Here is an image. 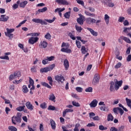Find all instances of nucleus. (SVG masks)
<instances>
[{"instance_id":"nucleus-39","label":"nucleus","mask_w":131,"mask_h":131,"mask_svg":"<svg viewBox=\"0 0 131 131\" xmlns=\"http://www.w3.org/2000/svg\"><path fill=\"white\" fill-rule=\"evenodd\" d=\"M124 20H125V18L123 16H120L118 19V22H120V23H122V22H124Z\"/></svg>"},{"instance_id":"nucleus-35","label":"nucleus","mask_w":131,"mask_h":131,"mask_svg":"<svg viewBox=\"0 0 131 131\" xmlns=\"http://www.w3.org/2000/svg\"><path fill=\"white\" fill-rule=\"evenodd\" d=\"M56 20V17H53V19H45L44 21H46V22H48V23H53Z\"/></svg>"},{"instance_id":"nucleus-24","label":"nucleus","mask_w":131,"mask_h":131,"mask_svg":"<svg viewBox=\"0 0 131 131\" xmlns=\"http://www.w3.org/2000/svg\"><path fill=\"white\" fill-rule=\"evenodd\" d=\"M50 69L49 68H41L40 69V72L42 73H43V72H48V71H50Z\"/></svg>"},{"instance_id":"nucleus-32","label":"nucleus","mask_w":131,"mask_h":131,"mask_svg":"<svg viewBox=\"0 0 131 131\" xmlns=\"http://www.w3.org/2000/svg\"><path fill=\"white\" fill-rule=\"evenodd\" d=\"M68 35L72 39H73V40H75V39H76V38L74 37V35H73V34H72V33L69 32Z\"/></svg>"},{"instance_id":"nucleus-22","label":"nucleus","mask_w":131,"mask_h":131,"mask_svg":"<svg viewBox=\"0 0 131 131\" xmlns=\"http://www.w3.org/2000/svg\"><path fill=\"white\" fill-rule=\"evenodd\" d=\"M63 65L66 68V70H68V68H69V61H68V60L65 59L63 62Z\"/></svg>"},{"instance_id":"nucleus-62","label":"nucleus","mask_w":131,"mask_h":131,"mask_svg":"<svg viewBox=\"0 0 131 131\" xmlns=\"http://www.w3.org/2000/svg\"><path fill=\"white\" fill-rule=\"evenodd\" d=\"M87 126L89 127H92V126H95V123L94 122H92L91 123H89L87 125Z\"/></svg>"},{"instance_id":"nucleus-12","label":"nucleus","mask_w":131,"mask_h":131,"mask_svg":"<svg viewBox=\"0 0 131 131\" xmlns=\"http://www.w3.org/2000/svg\"><path fill=\"white\" fill-rule=\"evenodd\" d=\"M83 20H84V17L82 16L77 19V21L80 25H83Z\"/></svg>"},{"instance_id":"nucleus-52","label":"nucleus","mask_w":131,"mask_h":131,"mask_svg":"<svg viewBox=\"0 0 131 131\" xmlns=\"http://www.w3.org/2000/svg\"><path fill=\"white\" fill-rule=\"evenodd\" d=\"M48 60L47 59V57H46L42 61V63L43 65H46V64H48Z\"/></svg>"},{"instance_id":"nucleus-41","label":"nucleus","mask_w":131,"mask_h":131,"mask_svg":"<svg viewBox=\"0 0 131 131\" xmlns=\"http://www.w3.org/2000/svg\"><path fill=\"white\" fill-rule=\"evenodd\" d=\"M76 30L78 32H81V30H82V28H81V27H79L78 25L75 26Z\"/></svg>"},{"instance_id":"nucleus-56","label":"nucleus","mask_w":131,"mask_h":131,"mask_svg":"<svg viewBox=\"0 0 131 131\" xmlns=\"http://www.w3.org/2000/svg\"><path fill=\"white\" fill-rule=\"evenodd\" d=\"M119 107L114 108L113 111H114V113H116V114H118V111L119 110Z\"/></svg>"},{"instance_id":"nucleus-38","label":"nucleus","mask_w":131,"mask_h":131,"mask_svg":"<svg viewBox=\"0 0 131 131\" xmlns=\"http://www.w3.org/2000/svg\"><path fill=\"white\" fill-rule=\"evenodd\" d=\"M8 129H9V130H11V131H17V128L13 126H9L8 127Z\"/></svg>"},{"instance_id":"nucleus-55","label":"nucleus","mask_w":131,"mask_h":131,"mask_svg":"<svg viewBox=\"0 0 131 131\" xmlns=\"http://www.w3.org/2000/svg\"><path fill=\"white\" fill-rule=\"evenodd\" d=\"M121 67V63L118 62L115 67L116 69H118V68H120Z\"/></svg>"},{"instance_id":"nucleus-4","label":"nucleus","mask_w":131,"mask_h":131,"mask_svg":"<svg viewBox=\"0 0 131 131\" xmlns=\"http://www.w3.org/2000/svg\"><path fill=\"white\" fill-rule=\"evenodd\" d=\"M32 21L34 23L40 24L41 25H48V23L39 18H33Z\"/></svg>"},{"instance_id":"nucleus-25","label":"nucleus","mask_w":131,"mask_h":131,"mask_svg":"<svg viewBox=\"0 0 131 131\" xmlns=\"http://www.w3.org/2000/svg\"><path fill=\"white\" fill-rule=\"evenodd\" d=\"M82 54H86L88 53V50L85 48V47L82 46L81 49Z\"/></svg>"},{"instance_id":"nucleus-23","label":"nucleus","mask_w":131,"mask_h":131,"mask_svg":"<svg viewBox=\"0 0 131 131\" xmlns=\"http://www.w3.org/2000/svg\"><path fill=\"white\" fill-rule=\"evenodd\" d=\"M121 39L125 40L126 42H127V43H131V41H130V39H129V38L126 37H124L123 36H121Z\"/></svg>"},{"instance_id":"nucleus-36","label":"nucleus","mask_w":131,"mask_h":131,"mask_svg":"<svg viewBox=\"0 0 131 131\" xmlns=\"http://www.w3.org/2000/svg\"><path fill=\"white\" fill-rule=\"evenodd\" d=\"M123 32L128 33L130 31V28H123Z\"/></svg>"},{"instance_id":"nucleus-48","label":"nucleus","mask_w":131,"mask_h":131,"mask_svg":"<svg viewBox=\"0 0 131 131\" xmlns=\"http://www.w3.org/2000/svg\"><path fill=\"white\" fill-rule=\"evenodd\" d=\"M85 92H86L87 93H92V92H93V88L92 87H89L88 88H86L85 90Z\"/></svg>"},{"instance_id":"nucleus-6","label":"nucleus","mask_w":131,"mask_h":131,"mask_svg":"<svg viewBox=\"0 0 131 131\" xmlns=\"http://www.w3.org/2000/svg\"><path fill=\"white\" fill-rule=\"evenodd\" d=\"M100 81V76L99 74H96L94 75V79L93 80L92 83L94 85H96V84H98L99 83V81Z\"/></svg>"},{"instance_id":"nucleus-7","label":"nucleus","mask_w":131,"mask_h":131,"mask_svg":"<svg viewBox=\"0 0 131 131\" xmlns=\"http://www.w3.org/2000/svg\"><path fill=\"white\" fill-rule=\"evenodd\" d=\"M85 22L86 24H88L89 25H92V24H96V19L88 17L86 18Z\"/></svg>"},{"instance_id":"nucleus-49","label":"nucleus","mask_w":131,"mask_h":131,"mask_svg":"<svg viewBox=\"0 0 131 131\" xmlns=\"http://www.w3.org/2000/svg\"><path fill=\"white\" fill-rule=\"evenodd\" d=\"M26 21H27V20L26 19V20H24V21H21V23H20L19 24V25L16 26V28H18V27H21L22 25H23L26 23Z\"/></svg>"},{"instance_id":"nucleus-44","label":"nucleus","mask_w":131,"mask_h":131,"mask_svg":"<svg viewBox=\"0 0 131 131\" xmlns=\"http://www.w3.org/2000/svg\"><path fill=\"white\" fill-rule=\"evenodd\" d=\"M48 80H49V84H50V85H52L53 84V78H52V77H48Z\"/></svg>"},{"instance_id":"nucleus-37","label":"nucleus","mask_w":131,"mask_h":131,"mask_svg":"<svg viewBox=\"0 0 131 131\" xmlns=\"http://www.w3.org/2000/svg\"><path fill=\"white\" fill-rule=\"evenodd\" d=\"M45 37L46 39H51V38H52V35H51L50 33H47L46 35H45Z\"/></svg>"},{"instance_id":"nucleus-46","label":"nucleus","mask_w":131,"mask_h":131,"mask_svg":"<svg viewBox=\"0 0 131 131\" xmlns=\"http://www.w3.org/2000/svg\"><path fill=\"white\" fill-rule=\"evenodd\" d=\"M39 34H40L39 33H32L29 34V35H30V36H38Z\"/></svg>"},{"instance_id":"nucleus-33","label":"nucleus","mask_w":131,"mask_h":131,"mask_svg":"<svg viewBox=\"0 0 131 131\" xmlns=\"http://www.w3.org/2000/svg\"><path fill=\"white\" fill-rule=\"evenodd\" d=\"M63 11H65V8H57L55 10V12L57 13V12L61 13V12H63Z\"/></svg>"},{"instance_id":"nucleus-29","label":"nucleus","mask_w":131,"mask_h":131,"mask_svg":"<svg viewBox=\"0 0 131 131\" xmlns=\"http://www.w3.org/2000/svg\"><path fill=\"white\" fill-rule=\"evenodd\" d=\"M25 108V105H23V106H19L16 108L17 111H19L21 112V111H23L24 109Z\"/></svg>"},{"instance_id":"nucleus-11","label":"nucleus","mask_w":131,"mask_h":131,"mask_svg":"<svg viewBox=\"0 0 131 131\" xmlns=\"http://www.w3.org/2000/svg\"><path fill=\"white\" fill-rule=\"evenodd\" d=\"M56 2L59 5H63V6L68 5V2L66 0H56Z\"/></svg>"},{"instance_id":"nucleus-57","label":"nucleus","mask_w":131,"mask_h":131,"mask_svg":"<svg viewBox=\"0 0 131 131\" xmlns=\"http://www.w3.org/2000/svg\"><path fill=\"white\" fill-rule=\"evenodd\" d=\"M29 82L30 85H33L34 84V81L31 78H29Z\"/></svg>"},{"instance_id":"nucleus-16","label":"nucleus","mask_w":131,"mask_h":131,"mask_svg":"<svg viewBox=\"0 0 131 131\" xmlns=\"http://www.w3.org/2000/svg\"><path fill=\"white\" fill-rule=\"evenodd\" d=\"M48 10V8L44 7L41 9H38L37 11L36 12V15H38L40 13H44Z\"/></svg>"},{"instance_id":"nucleus-8","label":"nucleus","mask_w":131,"mask_h":131,"mask_svg":"<svg viewBox=\"0 0 131 131\" xmlns=\"http://www.w3.org/2000/svg\"><path fill=\"white\" fill-rule=\"evenodd\" d=\"M38 39L39 38L37 37H31L29 39V43L30 45H34V43L38 41Z\"/></svg>"},{"instance_id":"nucleus-31","label":"nucleus","mask_w":131,"mask_h":131,"mask_svg":"<svg viewBox=\"0 0 131 131\" xmlns=\"http://www.w3.org/2000/svg\"><path fill=\"white\" fill-rule=\"evenodd\" d=\"M23 92L24 93V94H26L27 93H28V88L26 85H24L23 86Z\"/></svg>"},{"instance_id":"nucleus-15","label":"nucleus","mask_w":131,"mask_h":131,"mask_svg":"<svg viewBox=\"0 0 131 131\" xmlns=\"http://www.w3.org/2000/svg\"><path fill=\"white\" fill-rule=\"evenodd\" d=\"M9 16H6L5 15H2L0 17V21H2L3 22H7Z\"/></svg>"},{"instance_id":"nucleus-30","label":"nucleus","mask_w":131,"mask_h":131,"mask_svg":"<svg viewBox=\"0 0 131 131\" xmlns=\"http://www.w3.org/2000/svg\"><path fill=\"white\" fill-rule=\"evenodd\" d=\"M114 117L111 114L107 116V121H113Z\"/></svg>"},{"instance_id":"nucleus-26","label":"nucleus","mask_w":131,"mask_h":131,"mask_svg":"<svg viewBox=\"0 0 131 131\" xmlns=\"http://www.w3.org/2000/svg\"><path fill=\"white\" fill-rule=\"evenodd\" d=\"M109 19H110V17L108 16L107 14H105L104 16V20L105 21L106 24L108 25L109 24Z\"/></svg>"},{"instance_id":"nucleus-58","label":"nucleus","mask_w":131,"mask_h":131,"mask_svg":"<svg viewBox=\"0 0 131 131\" xmlns=\"http://www.w3.org/2000/svg\"><path fill=\"white\" fill-rule=\"evenodd\" d=\"M1 59H4V60H9V56H1L0 57Z\"/></svg>"},{"instance_id":"nucleus-45","label":"nucleus","mask_w":131,"mask_h":131,"mask_svg":"<svg viewBox=\"0 0 131 131\" xmlns=\"http://www.w3.org/2000/svg\"><path fill=\"white\" fill-rule=\"evenodd\" d=\"M64 17L66 18L67 19H69L70 18V12H66L64 15Z\"/></svg>"},{"instance_id":"nucleus-21","label":"nucleus","mask_w":131,"mask_h":131,"mask_svg":"<svg viewBox=\"0 0 131 131\" xmlns=\"http://www.w3.org/2000/svg\"><path fill=\"white\" fill-rule=\"evenodd\" d=\"M50 124L52 127V129H56V123L53 119H50Z\"/></svg>"},{"instance_id":"nucleus-13","label":"nucleus","mask_w":131,"mask_h":131,"mask_svg":"<svg viewBox=\"0 0 131 131\" xmlns=\"http://www.w3.org/2000/svg\"><path fill=\"white\" fill-rule=\"evenodd\" d=\"M40 48H43V49H46L47 47H48V42L45 41H41L39 45Z\"/></svg>"},{"instance_id":"nucleus-50","label":"nucleus","mask_w":131,"mask_h":131,"mask_svg":"<svg viewBox=\"0 0 131 131\" xmlns=\"http://www.w3.org/2000/svg\"><path fill=\"white\" fill-rule=\"evenodd\" d=\"M100 130H106L107 127H104L103 125H100L99 127Z\"/></svg>"},{"instance_id":"nucleus-34","label":"nucleus","mask_w":131,"mask_h":131,"mask_svg":"<svg viewBox=\"0 0 131 131\" xmlns=\"http://www.w3.org/2000/svg\"><path fill=\"white\" fill-rule=\"evenodd\" d=\"M100 110H103V111H109V108H108V106H101L100 107Z\"/></svg>"},{"instance_id":"nucleus-51","label":"nucleus","mask_w":131,"mask_h":131,"mask_svg":"<svg viewBox=\"0 0 131 131\" xmlns=\"http://www.w3.org/2000/svg\"><path fill=\"white\" fill-rule=\"evenodd\" d=\"M47 59L48 60V61H53V60H54V59H55V57L54 56H47L46 57Z\"/></svg>"},{"instance_id":"nucleus-1","label":"nucleus","mask_w":131,"mask_h":131,"mask_svg":"<svg viewBox=\"0 0 131 131\" xmlns=\"http://www.w3.org/2000/svg\"><path fill=\"white\" fill-rule=\"evenodd\" d=\"M22 120V114L17 113L16 116H14L12 117V122L13 124L16 125V122L20 123Z\"/></svg>"},{"instance_id":"nucleus-2","label":"nucleus","mask_w":131,"mask_h":131,"mask_svg":"<svg viewBox=\"0 0 131 131\" xmlns=\"http://www.w3.org/2000/svg\"><path fill=\"white\" fill-rule=\"evenodd\" d=\"M6 30L7 32H5V35L8 36L10 39H12L14 37V35L12 33L15 31V29L7 28Z\"/></svg>"},{"instance_id":"nucleus-14","label":"nucleus","mask_w":131,"mask_h":131,"mask_svg":"<svg viewBox=\"0 0 131 131\" xmlns=\"http://www.w3.org/2000/svg\"><path fill=\"white\" fill-rule=\"evenodd\" d=\"M26 107L28 109H29V110H33L34 106H33V105H32V104H31V103H30V102L28 101L26 103Z\"/></svg>"},{"instance_id":"nucleus-40","label":"nucleus","mask_w":131,"mask_h":131,"mask_svg":"<svg viewBox=\"0 0 131 131\" xmlns=\"http://www.w3.org/2000/svg\"><path fill=\"white\" fill-rule=\"evenodd\" d=\"M31 71L32 73H34L36 72V66H34L31 68Z\"/></svg>"},{"instance_id":"nucleus-19","label":"nucleus","mask_w":131,"mask_h":131,"mask_svg":"<svg viewBox=\"0 0 131 131\" xmlns=\"http://www.w3.org/2000/svg\"><path fill=\"white\" fill-rule=\"evenodd\" d=\"M84 13L86 16H89V17H92V18H95V17H96V14L95 13H91L86 10H85Z\"/></svg>"},{"instance_id":"nucleus-59","label":"nucleus","mask_w":131,"mask_h":131,"mask_svg":"<svg viewBox=\"0 0 131 131\" xmlns=\"http://www.w3.org/2000/svg\"><path fill=\"white\" fill-rule=\"evenodd\" d=\"M123 24L124 26H128V25H129V23H128V21H127V20H125L123 21Z\"/></svg>"},{"instance_id":"nucleus-47","label":"nucleus","mask_w":131,"mask_h":131,"mask_svg":"<svg viewBox=\"0 0 131 131\" xmlns=\"http://www.w3.org/2000/svg\"><path fill=\"white\" fill-rule=\"evenodd\" d=\"M72 104L73 106H75V107H80V104L78 102H76V101H72Z\"/></svg>"},{"instance_id":"nucleus-20","label":"nucleus","mask_w":131,"mask_h":131,"mask_svg":"<svg viewBox=\"0 0 131 131\" xmlns=\"http://www.w3.org/2000/svg\"><path fill=\"white\" fill-rule=\"evenodd\" d=\"M49 100L50 101H52V102H54V103L56 102V96H55V95H54V94L52 93L50 94V95L49 96Z\"/></svg>"},{"instance_id":"nucleus-43","label":"nucleus","mask_w":131,"mask_h":131,"mask_svg":"<svg viewBox=\"0 0 131 131\" xmlns=\"http://www.w3.org/2000/svg\"><path fill=\"white\" fill-rule=\"evenodd\" d=\"M48 109V110H52V111L55 110L57 111V110H56V107L53 105H49Z\"/></svg>"},{"instance_id":"nucleus-3","label":"nucleus","mask_w":131,"mask_h":131,"mask_svg":"<svg viewBox=\"0 0 131 131\" xmlns=\"http://www.w3.org/2000/svg\"><path fill=\"white\" fill-rule=\"evenodd\" d=\"M21 76V72L19 71L15 72L14 74L10 75L9 76V80H13V79H16L18 77Z\"/></svg>"},{"instance_id":"nucleus-63","label":"nucleus","mask_w":131,"mask_h":131,"mask_svg":"<svg viewBox=\"0 0 131 131\" xmlns=\"http://www.w3.org/2000/svg\"><path fill=\"white\" fill-rule=\"evenodd\" d=\"M18 7H19V5H18V4H14L12 6V8L13 10H16V9H18Z\"/></svg>"},{"instance_id":"nucleus-27","label":"nucleus","mask_w":131,"mask_h":131,"mask_svg":"<svg viewBox=\"0 0 131 131\" xmlns=\"http://www.w3.org/2000/svg\"><path fill=\"white\" fill-rule=\"evenodd\" d=\"M27 4H28L27 1H24L20 4L19 7H20V8H25Z\"/></svg>"},{"instance_id":"nucleus-60","label":"nucleus","mask_w":131,"mask_h":131,"mask_svg":"<svg viewBox=\"0 0 131 131\" xmlns=\"http://www.w3.org/2000/svg\"><path fill=\"white\" fill-rule=\"evenodd\" d=\"M76 90L77 91L78 93H81V92H82V88L80 87H77L76 88Z\"/></svg>"},{"instance_id":"nucleus-53","label":"nucleus","mask_w":131,"mask_h":131,"mask_svg":"<svg viewBox=\"0 0 131 131\" xmlns=\"http://www.w3.org/2000/svg\"><path fill=\"white\" fill-rule=\"evenodd\" d=\"M76 43L78 49H80V48H81V45H80V42L79 41H76Z\"/></svg>"},{"instance_id":"nucleus-9","label":"nucleus","mask_w":131,"mask_h":131,"mask_svg":"<svg viewBox=\"0 0 131 131\" xmlns=\"http://www.w3.org/2000/svg\"><path fill=\"white\" fill-rule=\"evenodd\" d=\"M55 79L58 82H63L65 80L64 79V77H63L62 75L59 76L57 75L55 77Z\"/></svg>"},{"instance_id":"nucleus-28","label":"nucleus","mask_w":131,"mask_h":131,"mask_svg":"<svg viewBox=\"0 0 131 131\" xmlns=\"http://www.w3.org/2000/svg\"><path fill=\"white\" fill-rule=\"evenodd\" d=\"M110 84H111V86H110V90L111 92H112L113 91V90H114V85L115 84V83L113 81H112L111 82Z\"/></svg>"},{"instance_id":"nucleus-54","label":"nucleus","mask_w":131,"mask_h":131,"mask_svg":"<svg viewBox=\"0 0 131 131\" xmlns=\"http://www.w3.org/2000/svg\"><path fill=\"white\" fill-rule=\"evenodd\" d=\"M89 116L90 118H94V116H96V114L94 113L91 112L89 113Z\"/></svg>"},{"instance_id":"nucleus-42","label":"nucleus","mask_w":131,"mask_h":131,"mask_svg":"<svg viewBox=\"0 0 131 131\" xmlns=\"http://www.w3.org/2000/svg\"><path fill=\"white\" fill-rule=\"evenodd\" d=\"M40 108H42V109H46L47 107V104L46 102H43L40 104Z\"/></svg>"},{"instance_id":"nucleus-61","label":"nucleus","mask_w":131,"mask_h":131,"mask_svg":"<svg viewBox=\"0 0 131 131\" xmlns=\"http://www.w3.org/2000/svg\"><path fill=\"white\" fill-rule=\"evenodd\" d=\"M86 9H88V10H89V11H90V12H92L93 13H94V12H95V8H94L93 7H88V8H86Z\"/></svg>"},{"instance_id":"nucleus-17","label":"nucleus","mask_w":131,"mask_h":131,"mask_svg":"<svg viewBox=\"0 0 131 131\" xmlns=\"http://www.w3.org/2000/svg\"><path fill=\"white\" fill-rule=\"evenodd\" d=\"M61 51L63 52V53H67L68 54H70L71 53L72 51L70 49H69L68 48H61Z\"/></svg>"},{"instance_id":"nucleus-18","label":"nucleus","mask_w":131,"mask_h":131,"mask_svg":"<svg viewBox=\"0 0 131 131\" xmlns=\"http://www.w3.org/2000/svg\"><path fill=\"white\" fill-rule=\"evenodd\" d=\"M69 112H73V110L72 109H69L67 108L63 112L62 114V117H65L66 116V114Z\"/></svg>"},{"instance_id":"nucleus-10","label":"nucleus","mask_w":131,"mask_h":131,"mask_svg":"<svg viewBox=\"0 0 131 131\" xmlns=\"http://www.w3.org/2000/svg\"><path fill=\"white\" fill-rule=\"evenodd\" d=\"M97 105H98V101L96 99H94L90 103L91 108H95V107H97Z\"/></svg>"},{"instance_id":"nucleus-64","label":"nucleus","mask_w":131,"mask_h":131,"mask_svg":"<svg viewBox=\"0 0 131 131\" xmlns=\"http://www.w3.org/2000/svg\"><path fill=\"white\" fill-rule=\"evenodd\" d=\"M126 60L127 62H130V61H131V54L128 55Z\"/></svg>"},{"instance_id":"nucleus-5","label":"nucleus","mask_w":131,"mask_h":131,"mask_svg":"<svg viewBox=\"0 0 131 131\" xmlns=\"http://www.w3.org/2000/svg\"><path fill=\"white\" fill-rule=\"evenodd\" d=\"M114 82L115 83V89L116 91H117V90H118L119 88L122 85V80L118 81L117 79H115Z\"/></svg>"}]
</instances>
